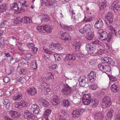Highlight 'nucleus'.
Here are the masks:
<instances>
[{"label":"nucleus","mask_w":120,"mask_h":120,"mask_svg":"<svg viewBox=\"0 0 120 120\" xmlns=\"http://www.w3.org/2000/svg\"><path fill=\"white\" fill-rule=\"evenodd\" d=\"M74 55L73 54H67L65 57V58L69 60H75L76 59L75 57L76 58L77 57L79 58L80 57L79 54L78 53L76 54H75Z\"/></svg>","instance_id":"4468645a"},{"label":"nucleus","mask_w":120,"mask_h":120,"mask_svg":"<svg viewBox=\"0 0 120 120\" xmlns=\"http://www.w3.org/2000/svg\"><path fill=\"white\" fill-rule=\"evenodd\" d=\"M84 110L83 109H79L73 111L72 113V116L73 118L79 117L82 113Z\"/></svg>","instance_id":"9d476101"},{"label":"nucleus","mask_w":120,"mask_h":120,"mask_svg":"<svg viewBox=\"0 0 120 120\" xmlns=\"http://www.w3.org/2000/svg\"><path fill=\"white\" fill-rule=\"evenodd\" d=\"M48 76L46 77V79L47 80H49L54 78V76L51 72L48 73L47 74Z\"/></svg>","instance_id":"72a5a7b5"},{"label":"nucleus","mask_w":120,"mask_h":120,"mask_svg":"<svg viewBox=\"0 0 120 120\" xmlns=\"http://www.w3.org/2000/svg\"><path fill=\"white\" fill-rule=\"evenodd\" d=\"M10 116L13 118L19 117L20 116V113L19 112L14 111H11L9 112Z\"/></svg>","instance_id":"2eb2a0df"},{"label":"nucleus","mask_w":120,"mask_h":120,"mask_svg":"<svg viewBox=\"0 0 120 120\" xmlns=\"http://www.w3.org/2000/svg\"><path fill=\"white\" fill-rule=\"evenodd\" d=\"M92 25H90L89 24H86L84 26V28L85 29V30L86 32L87 31L91 30V29L92 28Z\"/></svg>","instance_id":"c9c22d12"},{"label":"nucleus","mask_w":120,"mask_h":120,"mask_svg":"<svg viewBox=\"0 0 120 120\" xmlns=\"http://www.w3.org/2000/svg\"><path fill=\"white\" fill-rule=\"evenodd\" d=\"M22 94L21 93H18L16 96L13 97V99L15 101L20 99L22 98Z\"/></svg>","instance_id":"2f4dec72"},{"label":"nucleus","mask_w":120,"mask_h":120,"mask_svg":"<svg viewBox=\"0 0 120 120\" xmlns=\"http://www.w3.org/2000/svg\"><path fill=\"white\" fill-rule=\"evenodd\" d=\"M85 30L84 26H82V25L80 26L79 28L80 32L82 34H83L86 32Z\"/></svg>","instance_id":"58836bf2"},{"label":"nucleus","mask_w":120,"mask_h":120,"mask_svg":"<svg viewBox=\"0 0 120 120\" xmlns=\"http://www.w3.org/2000/svg\"><path fill=\"white\" fill-rule=\"evenodd\" d=\"M21 72L23 74H26L27 72V70L26 69H22L21 70Z\"/></svg>","instance_id":"0e129e2a"},{"label":"nucleus","mask_w":120,"mask_h":120,"mask_svg":"<svg viewBox=\"0 0 120 120\" xmlns=\"http://www.w3.org/2000/svg\"><path fill=\"white\" fill-rule=\"evenodd\" d=\"M92 102L93 103L92 105L94 106V105H95V106H97L98 105V101L96 100H93L92 99L91 102L90 103Z\"/></svg>","instance_id":"49530a36"},{"label":"nucleus","mask_w":120,"mask_h":120,"mask_svg":"<svg viewBox=\"0 0 120 120\" xmlns=\"http://www.w3.org/2000/svg\"><path fill=\"white\" fill-rule=\"evenodd\" d=\"M52 45L55 48L59 51L62 50V47L61 46L60 44L58 43L52 44L51 45V46H52Z\"/></svg>","instance_id":"a878e982"},{"label":"nucleus","mask_w":120,"mask_h":120,"mask_svg":"<svg viewBox=\"0 0 120 120\" xmlns=\"http://www.w3.org/2000/svg\"><path fill=\"white\" fill-rule=\"evenodd\" d=\"M113 16L111 12H108L106 14V15L105 16V19L107 21V23L106 24L108 25V23L109 24L111 23L113 21Z\"/></svg>","instance_id":"0eeeda50"},{"label":"nucleus","mask_w":120,"mask_h":120,"mask_svg":"<svg viewBox=\"0 0 120 120\" xmlns=\"http://www.w3.org/2000/svg\"><path fill=\"white\" fill-rule=\"evenodd\" d=\"M60 26H61V27L63 29L67 30V26H66V25L61 23H60Z\"/></svg>","instance_id":"603ef678"},{"label":"nucleus","mask_w":120,"mask_h":120,"mask_svg":"<svg viewBox=\"0 0 120 120\" xmlns=\"http://www.w3.org/2000/svg\"><path fill=\"white\" fill-rule=\"evenodd\" d=\"M28 93L31 96L34 95L36 93V90L34 88L32 87L27 90Z\"/></svg>","instance_id":"412c9836"},{"label":"nucleus","mask_w":120,"mask_h":120,"mask_svg":"<svg viewBox=\"0 0 120 120\" xmlns=\"http://www.w3.org/2000/svg\"><path fill=\"white\" fill-rule=\"evenodd\" d=\"M61 38L62 40L65 41L70 40L71 39L69 34L68 33L65 32L61 34Z\"/></svg>","instance_id":"6ab92c4d"},{"label":"nucleus","mask_w":120,"mask_h":120,"mask_svg":"<svg viewBox=\"0 0 120 120\" xmlns=\"http://www.w3.org/2000/svg\"><path fill=\"white\" fill-rule=\"evenodd\" d=\"M22 18L20 17H18L15 20L14 22L16 24H20L22 21Z\"/></svg>","instance_id":"7c9ffc66"},{"label":"nucleus","mask_w":120,"mask_h":120,"mask_svg":"<svg viewBox=\"0 0 120 120\" xmlns=\"http://www.w3.org/2000/svg\"><path fill=\"white\" fill-rule=\"evenodd\" d=\"M98 68L100 69V70L103 71L104 66H103L101 64H99L98 65Z\"/></svg>","instance_id":"de8ad7c7"},{"label":"nucleus","mask_w":120,"mask_h":120,"mask_svg":"<svg viewBox=\"0 0 120 120\" xmlns=\"http://www.w3.org/2000/svg\"><path fill=\"white\" fill-rule=\"evenodd\" d=\"M103 25L104 23L102 20L100 19H98L94 25L95 28L97 30H99L102 28Z\"/></svg>","instance_id":"9b49d317"},{"label":"nucleus","mask_w":120,"mask_h":120,"mask_svg":"<svg viewBox=\"0 0 120 120\" xmlns=\"http://www.w3.org/2000/svg\"><path fill=\"white\" fill-rule=\"evenodd\" d=\"M9 11L5 4H2L0 5V11L1 12L4 13L5 15L7 16H9L10 14Z\"/></svg>","instance_id":"39448f33"},{"label":"nucleus","mask_w":120,"mask_h":120,"mask_svg":"<svg viewBox=\"0 0 120 120\" xmlns=\"http://www.w3.org/2000/svg\"><path fill=\"white\" fill-rule=\"evenodd\" d=\"M97 87V86L96 85H92L90 87V89H92L93 90H95Z\"/></svg>","instance_id":"bf43d9fd"},{"label":"nucleus","mask_w":120,"mask_h":120,"mask_svg":"<svg viewBox=\"0 0 120 120\" xmlns=\"http://www.w3.org/2000/svg\"><path fill=\"white\" fill-rule=\"evenodd\" d=\"M22 21L24 23H30L32 22V20L29 17L25 16L22 18Z\"/></svg>","instance_id":"cd10ccee"},{"label":"nucleus","mask_w":120,"mask_h":120,"mask_svg":"<svg viewBox=\"0 0 120 120\" xmlns=\"http://www.w3.org/2000/svg\"><path fill=\"white\" fill-rule=\"evenodd\" d=\"M104 61V62H106L108 64H110L112 65L114 64V61L111 60V59L108 57H105V58H103L102 59Z\"/></svg>","instance_id":"aec40b11"},{"label":"nucleus","mask_w":120,"mask_h":120,"mask_svg":"<svg viewBox=\"0 0 120 120\" xmlns=\"http://www.w3.org/2000/svg\"><path fill=\"white\" fill-rule=\"evenodd\" d=\"M94 35V34L93 32L91 31L88 32L86 37V40L87 41L91 40L93 38Z\"/></svg>","instance_id":"a211bd4d"},{"label":"nucleus","mask_w":120,"mask_h":120,"mask_svg":"<svg viewBox=\"0 0 120 120\" xmlns=\"http://www.w3.org/2000/svg\"><path fill=\"white\" fill-rule=\"evenodd\" d=\"M111 89L112 91L116 93L118 91L119 88L117 86H116L114 84H113L111 86Z\"/></svg>","instance_id":"b1692460"},{"label":"nucleus","mask_w":120,"mask_h":120,"mask_svg":"<svg viewBox=\"0 0 120 120\" xmlns=\"http://www.w3.org/2000/svg\"><path fill=\"white\" fill-rule=\"evenodd\" d=\"M3 81L6 83H8L10 81V79L9 78L7 77H4L3 79Z\"/></svg>","instance_id":"3c124183"},{"label":"nucleus","mask_w":120,"mask_h":120,"mask_svg":"<svg viewBox=\"0 0 120 120\" xmlns=\"http://www.w3.org/2000/svg\"><path fill=\"white\" fill-rule=\"evenodd\" d=\"M86 48L88 51L89 53L90 54L94 52L96 50L95 47L93 46L92 44H87L86 45Z\"/></svg>","instance_id":"6e6552de"},{"label":"nucleus","mask_w":120,"mask_h":120,"mask_svg":"<svg viewBox=\"0 0 120 120\" xmlns=\"http://www.w3.org/2000/svg\"><path fill=\"white\" fill-rule=\"evenodd\" d=\"M53 99L52 102L53 104L57 105L60 103V101L59 97L57 95H54L53 97Z\"/></svg>","instance_id":"f3484780"},{"label":"nucleus","mask_w":120,"mask_h":120,"mask_svg":"<svg viewBox=\"0 0 120 120\" xmlns=\"http://www.w3.org/2000/svg\"><path fill=\"white\" fill-rule=\"evenodd\" d=\"M59 120H66L62 116L60 115L59 116Z\"/></svg>","instance_id":"338daca9"},{"label":"nucleus","mask_w":120,"mask_h":120,"mask_svg":"<svg viewBox=\"0 0 120 120\" xmlns=\"http://www.w3.org/2000/svg\"><path fill=\"white\" fill-rule=\"evenodd\" d=\"M57 67V65L56 64H55L52 65L51 66L49 67V68L50 70H54Z\"/></svg>","instance_id":"8fccbe9b"},{"label":"nucleus","mask_w":120,"mask_h":120,"mask_svg":"<svg viewBox=\"0 0 120 120\" xmlns=\"http://www.w3.org/2000/svg\"><path fill=\"white\" fill-rule=\"evenodd\" d=\"M96 73L94 71H91L88 75V77L89 79L90 82H93L96 79Z\"/></svg>","instance_id":"dca6fc26"},{"label":"nucleus","mask_w":120,"mask_h":120,"mask_svg":"<svg viewBox=\"0 0 120 120\" xmlns=\"http://www.w3.org/2000/svg\"><path fill=\"white\" fill-rule=\"evenodd\" d=\"M102 107L105 108L106 107H109L111 105V100L108 96H105L102 99Z\"/></svg>","instance_id":"7ed1b4c3"},{"label":"nucleus","mask_w":120,"mask_h":120,"mask_svg":"<svg viewBox=\"0 0 120 120\" xmlns=\"http://www.w3.org/2000/svg\"><path fill=\"white\" fill-rule=\"evenodd\" d=\"M10 20L9 19L4 20L2 22V24L4 25H8L9 22H10Z\"/></svg>","instance_id":"c03bdc74"},{"label":"nucleus","mask_w":120,"mask_h":120,"mask_svg":"<svg viewBox=\"0 0 120 120\" xmlns=\"http://www.w3.org/2000/svg\"><path fill=\"white\" fill-rule=\"evenodd\" d=\"M31 64L32 68L33 69H35L37 68V65L35 62L32 61H31Z\"/></svg>","instance_id":"a19ab883"},{"label":"nucleus","mask_w":120,"mask_h":120,"mask_svg":"<svg viewBox=\"0 0 120 120\" xmlns=\"http://www.w3.org/2000/svg\"><path fill=\"white\" fill-rule=\"evenodd\" d=\"M115 119L116 120H120V114H116L115 116Z\"/></svg>","instance_id":"052dcab7"},{"label":"nucleus","mask_w":120,"mask_h":120,"mask_svg":"<svg viewBox=\"0 0 120 120\" xmlns=\"http://www.w3.org/2000/svg\"><path fill=\"white\" fill-rule=\"evenodd\" d=\"M106 7V4L103 3H102L99 5V8L101 10L105 8Z\"/></svg>","instance_id":"ea45409f"},{"label":"nucleus","mask_w":120,"mask_h":120,"mask_svg":"<svg viewBox=\"0 0 120 120\" xmlns=\"http://www.w3.org/2000/svg\"><path fill=\"white\" fill-rule=\"evenodd\" d=\"M99 30H98V31L97 32V33L98 34H101V33H102V32H103L102 30L101 29H99Z\"/></svg>","instance_id":"774afa93"},{"label":"nucleus","mask_w":120,"mask_h":120,"mask_svg":"<svg viewBox=\"0 0 120 120\" xmlns=\"http://www.w3.org/2000/svg\"><path fill=\"white\" fill-rule=\"evenodd\" d=\"M89 97H91L90 96V94H84L83 95L82 100L84 104L88 105L91 102V100L86 99V98H89Z\"/></svg>","instance_id":"f8f14e48"},{"label":"nucleus","mask_w":120,"mask_h":120,"mask_svg":"<svg viewBox=\"0 0 120 120\" xmlns=\"http://www.w3.org/2000/svg\"><path fill=\"white\" fill-rule=\"evenodd\" d=\"M49 87V86L46 83H43L40 86V88L41 90H45Z\"/></svg>","instance_id":"c85d7f7f"},{"label":"nucleus","mask_w":120,"mask_h":120,"mask_svg":"<svg viewBox=\"0 0 120 120\" xmlns=\"http://www.w3.org/2000/svg\"><path fill=\"white\" fill-rule=\"evenodd\" d=\"M51 111L50 109H48L45 110L44 113V116L45 118L47 117L51 113Z\"/></svg>","instance_id":"f704fd0d"},{"label":"nucleus","mask_w":120,"mask_h":120,"mask_svg":"<svg viewBox=\"0 0 120 120\" xmlns=\"http://www.w3.org/2000/svg\"><path fill=\"white\" fill-rule=\"evenodd\" d=\"M72 90L71 87L67 85L62 89L61 91L64 95H67L70 94Z\"/></svg>","instance_id":"1a4fd4ad"},{"label":"nucleus","mask_w":120,"mask_h":120,"mask_svg":"<svg viewBox=\"0 0 120 120\" xmlns=\"http://www.w3.org/2000/svg\"><path fill=\"white\" fill-rule=\"evenodd\" d=\"M18 4L17 3H16L13 5L12 7L13 8H15L16 7H18Z\"/></svg>","instance_id":"69168bd1"},{"label":"nucleus","mask_w":120,"mask_h":120,"mask_svg":"<svg viewBox=\"0 0 120 120\" xmlns=\"http://www.w3.org/2000/svg\"><path fill=\"white\" fill-rule=\"evenodd\" d=\"M86 18L85 17L84 19L83 20V21L85 22L90 21L92 20V18H89L88 19H86Z\"/></svg>","instance_id":"13d9d810"},{"label":"nucleus","mask_w":120,"mask_h":120,"mask_svg":"<svg viewBox=\"0 0 120 120\" xmlns=\"http://www.w3.org/2000/svg\"><path fill=\"white\" fill-rule=\"evenodd\" d=\"M80 46L81 44L80 43L77 42L74 44L72 46V48L77 51H79L80 49Z\"/></svg>","instance_id":"393cba45"},{"label":"nucleus","mask_w":120,"mask_h":120,"mask_svg":"<svg viewBox=\"0 0 120 120\" xmlns=\"http://www.w3.org/2000/svg\"><path fill=\"white\" fill-rule=\"evenodd\" d=\"M42 105L44 106L47 107L49 105V102L46 100L42 102Z\"/></svg>","instance_id":"09e8293b"},{"label":"nucleus","mask_w":120,"mask_h":120,"mask_svg":"<svg viewBox=\"0 0 120 120\" xmlns=\"http://www.w3.org/2000/svg\"><path fill=\"white\" fill-rule=\"evenodd\" d=\"M79 85L81 86L84 87L86 84L88 83L87 79L84 75L81 76L79 79Z\"/></svg>","instance_id":"20e7f679"},{"label":"nucleus","mask_w":120,"mask_h":120,"mask_svg":"<svg viewBox=\"0 0 120 120\" xmlns=\"http://www.w3.org/2000/svg\"><path fill=\"white\" fill-rule=\"evenodd\" d=\"M62 103L64 106L66 107H68L70 105L69 101L68 99L64 100H63L62 102Z\"/></svg>","instance_id":"c756f323"},{"label":"nucleus","mask_w":120,"mask_h":120,"mask_svg":"<svg viewBox=\"0 0 120 120\" xmlns=\"http://www.w3.org/2000/svg\"><path fill=\"white\" fill-rule=\"evenodd\" d=\"M23 115L24 118H27L29 120H34L35 117L33 113L30 112L28 111H25Z\"/></svg>","instance_id":"423d86ee"},{"label":"nucleus","mask_w":120,"mask_h":120,"mask_svg":"<svg viewBox=\"0 0 120 120\" xmlns=\"http://www.w3.org/2000/svg\"><path fill=\"white\" fill-rule=\"evenodd\" d=\"M103 116L102 114L97 113L94 115V118L95 120H102Z\"/></svg>","instance_id":"4be33fe9"},{"label":"nucleus","mask_w":120,"mask_h":120,"mask_svg":"<svg viewBox=\"0 0 120 120\" xmlns=\"http://www.w3.org/2000/svg\"><path fill=\"white\" fill-rule=\"evenodd\" d=\"M45 52L51 55H52L54 54L53 52H52L51 51H49L48 50L46 49H45Z\"/></svg>","instance_id":"4d7b16f0"},{"label":"nucleus","mask_w":120,"mask_h":120,"mask_svg":"<svg viewBox=\"0 0 120 120\" xmlns=\"http://www.w3.org/2000/svg\"><path fill=\"white\" fill-rule=\"evenodd\" d=\"M103 71L106 73V72H109L111 70L110 66L108 65L104 66Z\"/></svg>","instance_id":"473e14b6"},{"label":"nucleus","mask_w":120,"mask_h":120,"mask_svg":"<svg viewBox=\"0 0 120 120\" xmlns=\"http://www.w3.org/2000/svg\"><path fill=\"white\" fill-rule=\"evenodd\" d=\"M109 28L110 30H113L115 34L116 35V30L114 29L113 27L110 25H109Z\"/></svg>","instance_id":"5fc2aeb1"},{"label":"nucleus","mask_w":120,"mask_h":120,"mask_svg":"<svg viewBox=\"0 0 120 120\" xmlns=\"http://www.w3.org/2000/svg\"><path fill=\"white\" fill-rule=\"evenodd\" d=\"M15 108L19 109H22V107H21L20 104H19V102L15 103Z\"/></svg>","instance_id":"79ce46f5"},{"label":"nucleus","mask_w":120,"mask_h":120,"mask_svg":"<svg viewBox=\"0 0 120 120\" xmlns=\"http://www.w3.org/2000/svg\"><path fill=\"white\" fill-rule=\"evenodd\" d=\"M28 104V102L24 100H22L19 102V104H20V105L22 107L27 106Z\"/></svg>","instance_id":"bb28decb"},{"label":"nucleus","mask_w":120,"mask_h":120,"mask_svg":"<svg viewBox=\"0 0 120 120\" xmlns=\"http://www.w3.org/2000/svg\"><path fill=\"white\" fill-rule=\"evenodd\" d=\"M111 9L114 11L117 10V11L120 10V5L118 4L117 2L114 1L112 4Z\"/></svg>","instance_id":"ddd939ff"},{"label":"nucleus","mask_w":120,"mask_h":120,"mask_svg":"<svg viewBox=\"0 0 120 120\" xmlns=\"http://www.w3.org/2000/svg\"><path fill=\"white\" fill-rule=\"evenodd\" d=\"M38 107V106L36 104H33L31 106L30 109L32 111Z\"/></svg>","instance_id":"37998d69"},{"label":"nucleus","mask_w":120,"mask_h":120,"mask_svg":"<svg viewBox=\"0 0 120 120\" xmlns=\"http://www.w3.org/2000/svg\"><path fill=\"white\" fill-rule=\"evenodd\" d=\"M41 108L39 107H38L32 111H33V112L34 114H37L40 112Z\"/></svg>","instance_id":"4c0bfd02"},{"label":"nucleus","mask_w":120,"mask_h":120,"mask_svg":"<svg viewBox=\"0 0 120 120\" xmlns=\"http://www.w3.org/2000/svg\"><path fill=\"white\" fill-rule=\"evenodd\" d=\"M41 20L42 22H43V21L47 22L50 19L49 18L46 14H44L42 15H40V16L41 17Z\"/></svg>","instance_id":"5701e85b"},{"label":"nucleus","mask_w":120,"mask_h":120,"mask_svg":"<svg viewBox=\"0 0 120 120\" xmlns=\"http://www.w3.org/2000/svg\"><path fill=\"white\" fill-rule=\"evenodd\" d=\"M111 81L115 82L117 80V79L116 78L113 76H111L109 77Z\"/></svg>","instance_id":"6e6d98bb"},{"label":"nucleus","mask_w":120,"mask_h":120,"mask_svg":"<svg viewBox=\"0 0 120 120\" xmlns=\"http://www.w3.org/2000/svg\"><path fill=\"white\" fill-rule=\"evenodd\" d=\"M93 44H95L97 45H100L101 42L98 40H96L92 42Z\"/></svg>","instance_id":"864d4df0"},{"label":"nucleus","mask_w":120,"mask_h":120,"mask_svg":"<svg viewBox=\"0 0 120 120\" xmlns=\"http://www.w3.org/2000/svg\"><path fill=\"white\" fill-rule=\"evenodd\" d=\"M44 3L48 6L50 7V8H51L52 7V4L51 2H50L49 0H44Z\"/></svg>","instance_id":"e433bc0d"},{"label":"nucleus","mask_w":120,"mask_h":120,"mask_svg":"<svg viewBox=\"0 0 120 120\" xmlns=\"http://www.w3.org/2000/svg\"><path fill=\"white\" fill-rule=\"evenodd\" d=\"M112 114L109 111L107 114V116L109 118H111L112 117Z\"/></svg>","instance_id":"680f3d73"},{"label":"nucleus","mask_w":120,"mask_h":120,"mask_svg":"<svg viewBox=\"0 0 120 120\" xmlns=\"http://www.w3.org/2000/svg\"><path fill=\"white\" fill-rule=\"evenodd\" d=\"M53 26H49V25H45L42 26H38L36 29L39 31L43 33H45L46 32L49 33L51 31V30L52 29Z\"/></svg>","instance_id":"f257e3e1"},{"label":"nucleus","mask_w":120,"mask_h":120,"mask_svg":"<svg viewBox=\"0 0 120 120\" xmlns=\"http://www.w3.org/2000/svg\"><path fill=\"white\" fill-rule=\"evenodd\" d=\"M8 100L7 99H5L4 100V101L3 102V104L4 105H6L8 104V103H9L10 102H9Z\"/></svg>","instance_id":"e2e57ef3"},{"label":"nucleus","mask_w":120,"mask_h":120,"mask_svg":"<svg viewBox=\"0 0 120 120\" xmlns=\"http://www.w3.org/2000/svg\"><path fill=\"white\" fill-rule=\"evenodd\" d=\"M55 55H54V57L55 59H56L58 61L60 60L62 58V56L61 55H56V56H55Z\"/></svg>","instance_id":"a18cd8bd"},{"label":"nucleus","mask_w":120,"mask_h":120,"mask_svg":"<svg viewBox=\"0 0 120 120\" xmlns=\"http://www.w3.org/2000/svg\"><path fill=\"white\" fill-rule=\"evenodd\" d=\"M111 38V37L109 36L107 33L105 32H102L100 35V40L102 41H104L109 42Z\"/></svg>","instance_id":"f03ea898"}]
</instances>
